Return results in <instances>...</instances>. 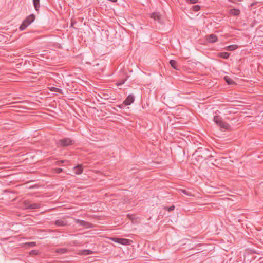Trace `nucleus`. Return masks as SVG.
<instances>
[{
    "label": "nucleus",
    "instance_id": "f257e3e1",
    "mask_svg": "<svg viewBox=\"0 0 263 263\" xmlns=\"http://www.w3.org/2000/svg\"><path fill=\"white\" fill-rule=\"evenodd\" d=\"M35 18V16L34 14H31L28 16L22 23L20 27L21 30H24L29 25L32 23Z\"/></svg>",
    "mask_w": 263,
    "mask_h": 263
},
{
    "label": "nucleus",
    "instance_id": "f03ea898",
    "mask_svg": "<svg viewBox=\"0 0 263 263\" xmlns=\"http://www.w3.org/2000/svg\"><path fill=\"white\" fill-rule=\"evenodd\" d=\"M213 120L216 124L221 128L226 129H229L230 128V126L227 123L223 121L220 116H215Z\"/></svg>",
    "mask_w": 263,
    "mask_h": 263
},
{
    "label": "nucleus",
    "instance_id": "7ed1b4c3",
    "mask_svg": "<svg viewBox=\"0 0 263 263\" xmlns=\"http://www.w3.org/2000/svg\"><path fill=\"white\" fill-rule=\"evenodd\" d=\"M110 239L116 242L123 244V245H129L130 242V241L129 239H127L118 238H111Z\"/></svg>",
    "mask_w": 263,
    "mask_h": 263
},
{
    "label": "nucleus",
    "instance_id": "20e7f679",
    "mask_svg": "<svg viewBox=\"0 0 263 263\" xmlns=\"http://www.w3.org/2000/svg\"><path fill=\"white\" fill-rule=\"evenodd\" d=\"M72 144V141L69 138L61 139L58 142V144L61 146H66Z\"/></svg>",
    "mask_w": 263,
    "mask_h": 263
},
{
    "label": "nucleus",
    "instance_id": "39448f33",
    "mask_svg": "<svg viewBox=\"0 0 263 263\" xmlns=\"http://www.w3.org/2000/svg\"><path fill=\"white\" fill-rule=\"evenodd\" d=\"M151 17L154 19L155 21H157L159 23H161L162 22V16L159 12H154L151 14Z\"/></svg>",
    "mask_w": 263,
    "mask_h": 263
},
{
    "label": "nucleus",
    "instance_id": "423d86ee",
    "mask_svg": "<svg viewBox=\"0 0 263 263\" xmlns=\"http://www.w3.org/2000/svg\"><path fill=\"white\" fill-rule=\"evenodd\" d=\"M74 173L76 175H80L83 171V166L82 165H78L73 168Z\"/></svg>",
    "mask_w": 263,
    "mask_h": 263
},
{
    "label": "nucleus",
    "instance_id": "0eeeda50",
    "mask_svg": "<svg viewBox=\"0 0 263 263\" xmlns=\"http://www.w3.org/2000/svg\"><path fill=\"white\" fill-rule=\"evenodd\" d=\"M25 208L30 209H36L40 207V205L38 203H33L28 205L27 202H25Z\"/></svg>",
    "mask_w": 263,
    "mask_h": 263
},
{
    "label": "nucleus",
    "instance_id": "6e6552de",
    "mask_svg": "<svg viewBox=\"0 0 263 263\" xmlns=\"http://www.w3.org/2000/svg\"><path fill=\"white\" fill-rule=\"evenodd\" d=\"M206 40L209 42L215 43L217 41V36L214 34H212L206 36Z\"/></svg>",
    "mask_w": 263,
    "mask_h": 263
},
{
    "label": "nucleus",
    "instance_id": "1a4fd4ad",
    "mask_svg": "<svg viewBox=\"0 0 263 263\" xmlns=\"http://www.w3.org/2000/svg\"><path fill=\"white\" fill-rule=\"evenodd\" d=\"M170 64L171 66L176 70H179L178 66L177 65V63L175 60H171L170 61Z\"/></svg>",
    "mask_w": 263,
    "mask_h": 263
},
{
    "label": "nucleus",
    "instance_id": "9d476101",
    "mask_svg": "<svg viewBox=\"0 0 263 263\" xmlns=\"http://www.w3.org/2000/svg\"><path fill=\"white\" fill-rule=\"evenodd\" d=\"M230 13L234 16H237L240 13V10L237 9H231L229 11Z\"/></svg>",
    "mask_w": 263,
    "mask_h": 263
},
{
    "label": "nucleus",
    "instance_id": "9b49d317",
    "mask_svg": "<svg viewBox=\"0 0 263 263\" xmlns=\"http://www.w3.org/2000/svg\"><path fill=\"white\" fill-rule=\"evenodd\" d=\"M132 103V98L129 96L124 101L123 104H122V108H124V106H126Z\"/></svg>",
    "mask_w": 263,
    "mask_h": 263
},
{
    "label": "nucleus",
    "instance_id": "f8f14e48",
    "mask_svg": "<svg viewBox=\"0 0 263 263\" xmlns=\"http://www.w3.org/2000/svg\"><path fill=\"white\" fill-rule=\"evenodd\" d=\"M35 9L38 11L40 8V0H33Z\"/></svg>",
    "mask_w": 263,
    "mask_h": 263
},
{
    "label": "nucleus",
    "instance_id": "ddd939ff",
    "mask_svg": "<svg viewBox=\"0 0 263 263\" xmlns=\"http://www.w3.org/2000/svg\"><path fill=\"white\" fill-rule=\"evenodd\" d=\"M238 47V45H230V46H228L227 47V49L229 51H234L235 50V49H236Z\"/></svg>",
    "mask_w": 263,
    "mask_h": 263
},
{
    "label": "nucleus",
    "instance_id": "4468645a",
    "mask_svg": "<svg viewBox=\"0 0 263 263\" xmlns=\"http://www.w3.org/2000/svg\"><path fill=\"white\" fill-rule=\"evenodd\" d=\"M224 79L229 85L233 84L235 83V82L228 76H225Z\"/></svg>",
    "mask_w": 263,
    "mask_h": 263
},
{
    "label": "nucleus",
    "instance_id": "2eb2a0df",
    "mask_svg": "<svg viewBox=\"0 0 263 263\" xmlns=\"http://www.w3.org/2000/svg\"><path fill=\"white\" fill-rule=\"evenodd\" d=\"M92 253V251L89 250H84L81 252V254L83 255H87L89 254H91Z\"/></svg>",
    "mask_w": 263,
    "mask_h": 263
},
{
    "label": "nucleus",
    "instance_id": "dca6fc26",
    "mask_svg": "<svg viewBox=\"0 0 263 263\" xmlns=\"http://www.w3.org/2000/svg\"><path fill=\"white\" fill-rule=\"evenodd\" d=\"M219 55L223 59H227L229 57L230 53L228 52H221L219 53Z\"/></svg>",
    "mask_w": 263,
    "mask_h": 263
},
{
    "label": "nucleus",
    "instance_id": "f3484780",
    "mask_svg": "<svg viewBox=\"0 0 263 263\" xmlns=\"http://www.w3.org/2000/svg\"><path fill=\"white\" fill-rule=\"evenodd\" d=\"M198 152H199L201 154H204V153H208L209 150L206 148H198V151H196V153H198Z\"/></svg>",
    "mask_w": 263,
    "mask_h": 263
},
{
    "label": "nucleus",
    "instance_id": "a211bd4d",
    "mask_svg": "<svg viewBox=\"0 0 263 263\" xmlns=\"http://www.w3.org/2000/svg\"><path fill=\"white\" fill-rule=\"evenodd\" d=\"M75 221L78 223H79L80 225H82V226H85V227H87L88 226V223L84 221H81L80 220H76Z\"/></svg>",
    "mask_w": 263,
    "mask_h": 263
},
{
    "label": "nucleus",
    "instance_id": "6ab92c4d",
    "mask_svg": "<svg viewBox=\"0 0 263 263\" xmlns=\"http://www.w3.org/2000/svg\"><path fill=\"white\" fill-rule=\"evenodd\" d=\"M50 90L52 91H54V92H59L60 93H62V90L60 89L56 88V87H52L50 88Z\"/></svg>",
    "mask_w": 263,
    "mask_h": 263
},
{
    "label": "nucleus",
    "instance_id": "aec40b11",
    "mask_svg": "<svg viewBox=\"0 0 263 263\" xmlns=\"http://www.w3.org/2000/svg\"><path fill=\"white\" fill-rule=\"evenodd\" d=\"M200 9V6L199 5H194L192 7L193 10L195 12L199 11Z\"/></svg>",
    "mask_w": 263,
    "mask_h": 263
},
{
    "label": "nucleus",
    "instance_id": "412c9836",
    "mask_svg": "<svg viewBox=\"0 0 263 263\" xmlns=\"http://www.w3.org/2000/svg\"><path fill=\"white\" fill-rule=\"evenodd\" d=\"M180 191H181L182 193H183V194H185V195H187V196H193L191 193L189 192L188 191H186V190H185L181 189V190H180Z\"/></svg>",
    "mask_w": 263,
    "mask_h": 263
},
{
    "label": "nucleus",
    "instance_id": "4be33fe9",
    "mask_svg": "<svg viewBox=\"0 0 263 263\" xmlns=\"http://www.w3.org/2000/svg\"><path fill=\"white\" fill-rule=\"evenodd\" d=\"M55 223H56V224H57L59 226H63L65 224L64 222L62 221H61V220L57 221Z\"/></svg>",
    "mask_w": 263,
    "mask_h": 263
},
{
    "label": "nucleus",
    "instance_id": "5701e85b",
    "mask_svg": "<svg viewBox=\"0 0 263 263\" xmlns=\"http://www.w3.org/2000/svg\"><path fill=\"white\" fill-rule=\"evenodd\" d=\"M165 209L168 211V212H171L172 211H173L174 209H175V206L174 205H172L170 207H168V208H165Z\"/></svg>",
    "mask_w": 263,
    "mask_h": 263
},
{
    "label": "nucleus",
    "instance_id": "b1692460",
    "mask_svg": "<svg viewBox=\"0 0 263 263\" xmlns=\"http://www.w3.org/2000/svg\"><path fill=\"white\" fill-rule=\"evenodd\" d=\"M186 2L190 4H195L198 2V0H186Z\"/></svg>",
    "mask_w": 263,
    "mask_h": 263
},
{
    "label": "nucleus",
    "instance_id": "393cba45",
    "mask_svg": "<svg viewBox=\"0 0 263 263\" xmlns=\"http://www.w3.org/2000/svg\"><path fill=\"white\" fill-rule=\"evenodd\" d=\"M62 171H63V170L62 168H56L54 170V172H55L57 173H60Z\"/></svg>",
    "mask_w": 263,
    "mask_h": 263
},
{
    "label": "nucleus",
    "instance_id": "a878e982",
    "mask_svg": "<svg viewBox=\"0 0 263 263\" xmlns=\"http://www.w3.org/2000/svg\"><path fill=\"white\" fill-rule=\"evenodd\" d=\"M38 253L37 251L36 250H32L30 252V254L31 255H36Z\"/></svg>",
    "mask_w": 263,
    "mask_h": 263
},
{
    "label": "nucleus",
    "instance_id": "bb28decb",
    "mask_svg": "<svg viewBox=\"0 0 263 263\" xmlns=\"http://www.w3.org/2000/svg\"><path fill=\"white\" fill-rule=\"evenodd\" d=\"M29 245L31 247L34 246L35 245V243L34 242H31L29 244Z\"/></svg>",
    "mask_w": 263,
    "mask_h": 263
},
{
    "label": "nucleus",
    "instance_id": "cd10ccee",
    "mask_svg": "<svg viewBox=\"0 0 263 263\" xmlns=\"http://www.w3.org/2000/svg\"><path fill=\"white\" fill-rule=\"evenodd\" d=\"M211 157V155H209L207 156L206 157H204V158L205 159H208L209 157Z\"/></svg>",
    "mask_w": 263,
    "mask_h": 263
},
{
    "label": "nucleus",
    "instance_id": "c85d7f7f",
    "mask_svg": "<svg viewBox=\"0 0 263 263\" xmlns=\"http://www.w3.org/2000/svg\"><path fill=\"white\" fill-rule=\"evenodd\" d=\"M132 101H133V102H134V97H133V100H132Z\"/></svg>",
    "mask_w": 263,
    "mask_h": 263
},
{
    "label": "nucleus",
    "instance_id": "c756f323",
    "mask_svg": "<svg viewBox=\"0 0 263 263\" xmlns=\"http://www.w3.org/2000/svg\"><path fill=\"white\" fill-rule=\"evenodd\" d=\"M121 84V83H118V84H117V85H118V86H119V85H120Z\"/></svg>",
    "mask_w": 263,
    "mask_h": 263
},
{
    "label": "nucleus",
    "instance_id": "7c9ffc66",
    "mask_svg": "<svg viewBox=\"0 0 263 263\" xmlns=\"http://www.w3.org/2000/svg\"><path fill=\"white\" fill-rule=\"evenodd\" d=\"M134 217L133 216V218H132V219H133V223L134 222Z\"/></svg>",
    "mask_w": 263,
    "mask_h": 263
},
{
    "label": "nucleus",
    "instance_id": "2f4dec72",
    "mask_svg": "<svg viewBox=\"0 0 263 263\" xmlns=\"http://www.w3.org/2000/svg\"><path fill=\"white\" fill-rule=\"evenodd\" d=\"M129 109V107H126V108H125V109Z\"/></svg>",
    "mask_w": 263,
    "mask_h": 263
},
{
    "label": "nucleus",
    "instance_id": "473e14b6",
    "mask_svg": "<svg viewBox=\"0 0 263 263\" xmlns=\"http://www.w3.org/2000/svg\"><path fill=\"white\" fill-rule=\"evenodd\" d=\"M135 175H133L132 176V177L133 178L134 177H135Z\"/></svg>",
    "mask_w": 263,
    "mask_h": 263
}]
</instances>
